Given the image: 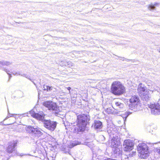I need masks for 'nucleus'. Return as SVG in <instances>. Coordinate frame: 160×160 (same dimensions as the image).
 Masks as SVG:
<instances>
[{"label":"nucleus","instance_id":"f03ea898","mask_svg":"<svg viewBox=\"0 0 160 160\" xmlns=\"http://www.w3.org/2000/svg\"><path fill=\"white\" fill-rule=\"evenodd\" d=\"M125 91V88L118 81L113 82L111 85V92L116 95H120L123 94Z\"/></svg>","mask_w":160,"mask_h":160},{"label":"nucleus","instance_id":"72a5a7b5","mask_svg":"<svg viewBox=\"0 0 160 160\" xmlns=\"http://www.w3.org/2000/svg\"><path fill=\"white\" fill-rule=\"evenodd\" d=\"M67 89L69 90V92L70 93V90L71 89V88L70 87H68Z\"/></svg>","mask_w":160,"mask_h":160},{"label":"nucleus","instance_id":"0eeeda50","mask_svg":"<svg viewBox=\"0 0 160 160\" xmlns=\"http://www.w3.org/2000/svg\"><path fill=\"white\" fill-rule=\"evenodd\" d=\"M151 109L152 114L154 115L160 114V105L157 103L150 104L149 106Z\"/></svg>","mask_w":160,"mask_h":160},{"label":"nucleus","instance_id":"f3484780","mask_svg":"<svg viewBox=\"0 0 160 160\" xmlns=\"http://www.w3.org/2000/svg\"><path fill=\"white\" fill-rule=\"evenodd\" d=\"M92 127L96 129H100L103 127L102 123L99 120H95L94 123L92 124Z\"/></svg>","mask_w":160,"mask_h":160},{"label":"nucleus","instance_id":"7ed1b4c3","mask_svg":"<svg viewBox=\"0 0 160 160\" xmlns=\"http://www.w3.org/2000/svg\"><path fill=\"white\" fill-rule=\"evenodd\" d=\"M44 114L43 115V118L41 119L42 122L43 126L51 131H53L56 128L57 122L50 119L47 120L44 118Z\"/></svg>","mask_w":160,"mask_h":160},{"label":"nucleus","instance_id":"6e6552de","mask_svg":"<svg viewBox=\"0 0 160 160\" xmlns=\"http://www.w3.org/2000/svg\"><path fill=\"white\" fill-rule=\"evenodd\" d=\"M134 143L130 140H126L123 143V147L124 150L126 151H129L133 149Z\"/></svg>","mask_w":160,"mask_h":160},{"label":"nucleus","instance_id":"cd10ccee","mask_svg":"<svg viewBox=\"0 0 160 160\" xmlns=\"http://www.w3.org/2000/svg\"><path fill=\"white\" fill-rule=\"evenodd\" d=\"M67 65L66 66H68V67H71L73 66L72 63L70 61H68V62H65Z\"/></svg>","mask_w":160,"mask_h":160},{"label":"nucleus","instance_id":"a878e982","mask_svg":"<svg viewBox=\"0 0 160 160\" xmlns=\"http://www.w3.org/2000/svg\"><path fill=\"white\" fill-rule=\"evenodd\" d=\"M131 114L130 112H125V114L124 115V116L123 117V118H125V120H126L128 116Z\"/></svg>","mask_w":160,"mask_h":160},{"label":"nucleus","instance_id":"aec40b11","mask_svg":"<svg viewBox=\"0 0 160 160\" xmlns=\"http://www.w3.org/2000/svg\"><path fill=\"white\" fill-rule=\"evenodd\" d=\"M106 112L108 114H117L118 113V112L116 111H113V110L112 109L110 108H107L106 110Z\"/></svg>","mask_w":160,"mask_h":160},{"label":"nucleus","instance_id":"393cba45","mask_svg":"<svg viewBox=\"0 0 160 160\" xmlns=\"http://www.w3.org/2000/svg\"><path fill=\"white\" fill-rule=\"evenodd\" d=\"M8 114L7 116L6 117V118L4 120V121H5L6 120H7V119H8V118H9L10 117H14L15 114H10L8 110Z\"/></svg>","mask_w":160,"mask_h":160},{"label":"nucleus","instance_id":"f704fd0d","mask_svg":"<svg viewBox=\"0 0 160 160\" xmlns=\"http://www.w3.org/2000/svg\"><path fill=\"white\" fill-rule=\"evenodd\" d=\"M62 38H58L57 39H61Z\"/></svg>","mask_w":160,"mask_h":160},{"label":"nucleus","instance_id":"c756f323","mask_svg":"<svg viewBox=\"0 0 160 160\" xmlns=\"http://www.w3.org/2000/svg\"><path fill=\"white\" fill-rule=\"evenodd\" d=\"M11 73H12V74L14 75H21V72H11Z\"/></svg>","mask_w":160,"mask_h":160},{"label":"nucleus","instance_id":"c85d7f7f","mask_svg":"<svg viewBox=\"0 0 160 160\" xmlns=\"http://www.w3.org/2000/svg\"><path fill=\"white\" fill-rule=\"evenodd\" d=\"M154 151L155 152L158 153L160 154V148H156L154 149Z\"/></svg>","mask_w":160,"mask_h":160},{"label":"nucleus","instance_id":"dca6fc26","mask_svg":"<svg viewBox=\"0 0 160 160\" xmlns=\"http://www.w3.org/2000/svg\"><path fill=\"white\" fill-rule=\"evenodd\" d=\"M122 148L118 147L115 148L113 150V156L116 158L120 157L122 155Z\"/></svg>","mask_w":160,"mask_h":160},{"label":"nucleus","instance_id":"a211bd4d","mask_svg":"<svg viewBox=\"0 0 160 160\" xmlns=\"http://www.w3.org/2000/svg\"><path fill=\"white\" fill-rule=\"evenodd\" d=\"M140 96H141L143 100L145 101H147L149 100L151 97V94L149 93V91L148 92L147 91L146 92L145 94H142Z\"/></svg>","mask_w":160,"mask_h":160},{"label":"nucleus","instance_id":"7c9ffc66","mask_svg":"<svg viewBox=\"0 0 160 160\" xmlns=\"http://www.w3.org/2000/svg\"><path fill=\"white\" fill-rule=\"evenodd\" d=\"M20 75L22 76V77H25L26 78H27L29 79L30 80V79L29 78V76H28L27 75V74H21V75Z\"/></svg>","mask_w":160,"mask_h":160},{"label":"nucleus","instance_id":"b1692460","mask_svg":"<svg viewBox=\"0 0 160 160\" xmlns=\"http://www.w3.org/2000/svg\"><path fill=\"white\" fill-rule=\"evenodd\" d=\"M2 70L4 71L7 74H8L9 76V79L8 80V81H9V80L10 79V78L12 77V75L8 73V72H10V71L9 70H8V69H6V68H2Z\"/></svg>","mask_w":160,"mask_h":160},{"label":"nucleus","instance_id":"4be33fe9","mask_svg":"<svg viewBox=\"0 0 160 160\" xmlns=\"http://www.w3.org/2000/svg\"><path fill=\"white\" fill-rule=\"evenodd\" d=\"M118 58L120 60H122V61L126 60V61L128 62H129L130 61H131L132 62H134V61H135L134 60L132 59H126L124 57H120L118 56Z\"/></svg>","mask_w":160,"mask_h":160},{"label":"nucleus","instance_id":"423d86ee","mask_svg":"<svg viewBox=\"0 0 160 160\" xmlns=\"http://www.w3.org/2000/svg\"><path fill=\"white\" fill-rule=\"evenodd\" d=\"M26 131L30 133L33 135L36 138H38L42 135L43 133L37 128H34L30 126L26 128Z\"/></svg>","mask_w":160,"mask_h":160},{"label":"nucleus","instance_id":"bb28decb","mask_svg":"<svg viewBox=\"0 0 160 160\" xmlns=\"http://www.w3.org/2000/svg\"><path fill=\"white\" fill-rule=\"evenodd\" d=\"M68 62L66 61V60H64L63 61H61L60 63V65L62 66H66L67 65H66V63L65 62Z\"/></svg>","mask_w":160,"mask_h":160},{"label":"nucleus","instance_id":"f8f14e48","mask_svg":"<svg viewBox=\"0 0 160 160\" xmlns=\"http://www.w3.org/2000/svg\"><path fill=\"white\" fill-rule=\"evenodd\" d=\"M17 142L16 141H13L10 142L8 144V146L7 148V151L9 153H11L13 152H15L16 148L17 146Z\"/></svg>","mask_w":160,"mask_h":160},{"label":"nucleus","instance_id":"2eb2a0df","mask_svg":"<svg viewBox=\"0 0 160 160\" xmlns=\"http://www.w3.org/2000/svg\"><path fill=\"white\" fill-rule=\"evenodd\" d=\"M118 135L115 136H112L110 138L112 139L111 144L113 147L116 148V146L119 144V138L118 137Z\"/></svg>","mask_w":160,"mask_h":160},{"label":"nucleus","instance_id":"412c9836","mask_svg":"<svg viewBox=\"0 0 160 160\" xmlns=\"http://www.w3.org/2000/svg\"><path fill=\"white\" fill-rule=\"evenodd\" d=\"M43 89L44 90H46L47 91H51L53 89V87H50L47 85H44L43 87Z\"/></svg>","mask_w":160,"mask_h":160},{"label":"nucleus","instance_id":"9d476101","mask_svg":"<svg viewBox=\"0 0 160 160\" xmlns=\"http://www.w3.org/2000/svg\"><path fill=\"white\" fill-rule=\"evenodd\" d=\"M107 130L110 138L118 135L117 129L113 125L108 127Z\"/></svg>","mask_w":160,"mask_h":160},{"label":"nucleus","instance_id":"39448f33","mask_svg":"<svg viewBox=\"0 0 160 160\" xmlns=\"http://www.w3.org/2000/svg\"><path fill=\"white\" fill-rule=\"evenodd\" d=\"M43 105L47 108L49 110H51L54 112V113L57 116L60 115L59 113L60 111L59 109V107L58 106L55 102L50 101H46L44 102Z\"/></svg>","mask_w":160,"mask_h":160},{"label":"nucleus","instance_id":"6ab92c4d","mask_svg":"<svg viewBox=\"0 0 160 160\" xmlns=\"http://www.w3.org/2000/svg\"><path fill=\"white\" fill-rule=\"evenodd\" d=\"M12 64V62L9 61H0V67L2 68L3 66H9Z\"/></svg>","mask_w":160,"mask_h":160},{"label":"nucleus","instance_id":"9b49d317","mask_svg":"<svg viewBox=\"0 0 160 160\" xmlns=\"http://www.w3.org/2000/svg\"><path fill=\"white\" fill-rule=\"evenodd\" d=\"M113 103L112 108L118 112H122L124 106L123 104L118 101H115Z\"/></svg>","mask_w":160,"mask_h":160},{"label":"nucleus","instance_id":"20e7f679","mask_svg":"<svg viewBox=\"0 0 160 160\" xmlns=\"http://www.w3.org/2000/svg\"><path fill=\"white\" fill-rule=\"evenodd\" d=\"M137 150L140 154V157L143 158H146L149 155L148 147L145 143L139 144L137 146Z\"/></svg>","mask_w":160,"mask_h":160},{"label":"nucleus","instance_id":"2f4dec72","mask_svg":"<svg viewBox=\"0 0 160 160\" xmlns=\"http://www.w3.org/2000/svg\"><path fill=\"white\" fill-rule=\"evenodd\" d=\"M72 145L73 146V147L74 146H75L77 145L78 144H77V143H76L75 142H73L72 143Z\"/></svg>","mask_w":160,"mask_h":160},{"label":"nucleus","instance_id":"1a4fd4ad","mask_svg":"<svg viewBox=\"0 0 160 160\" xmlns=\"http://www.w3.org/2000/svg\"><path fill=\"white\" fill-rule=\"evenodd\" d=\"M129 107L134 108L136 107L140 103V100L138 96H132L130 100Z\"/></svg>","mask_w":160,"mask_h":160},{"label":"nucleus","instance_id":"4468645a","mask_svg":"<svg viewBox=\"0 0 160 160\" xmlns=\"http://www.w3.org/2000/svg\"><path fill=\"white\" fill-rule=\"evenodd\" d=\"M29 112L31 116L37 120H40L43 118L44 114L42 112H39V113H36L33 110H31Z\"/></svg>","mask_w":160,"mask_h":160},{"label":"nucleus","instance_id":"473e14b6","mask_svg":"<svg viewBox=\"0 0 160 160\" xmlns=\"http://www.w3.org/2000/svg\"><path fill=\"white\" fill-rule=\"evenodd\" d=\"M132 153H133L132 156H135L136 155V152H132Z\"/></svg>","mask_w":160,"mask_h":160},{"label":"nucleus","instance_id":"f257e3e1","mask_svg":"<svg viewBox=\"0 0 160 160\" xmlns=\"http://www.w3.org/2000/svg\"><path fill=\"white\" fill-rule=\"evenodd\" d=\"M90 117L88 114H79L77 116L76 122H74L77 126L75 128L74 132L77 134H82L85 131L87 125L90 121ZM75 126V125H73Z\"/></svg>","mask_w":160,"mask_h":160},{"label":"nucleus","instance_id":"ddd939ff","mask_svg":"<svg viewBox=\"0 0 160 160\" xmlns=\"http://www.w3.org/2000/svg\"><path fill=\"white\" fill-rule=\"evenodd\" d=\"M137 90L140 96L145 94L146 91H149L148 89L142 83H140L138 85Z\"/></svg>","mask_w":160,"mask_h":160},{"label":"nucleus","instance_id":"5701e85b","mask_svg":"<svg viewBox=\"0 0 160 160\" xmlns=\"http://www.w3.org/2000/svg\"><path fill=\"white\" fill-rule=\"evenodd\" d=\"M157 5V3L154 4H151L149 6L148 9L150 10H154L155 8V6Z\"/></svg>","mask_w":160,"mask_h":160}]
</instances>
